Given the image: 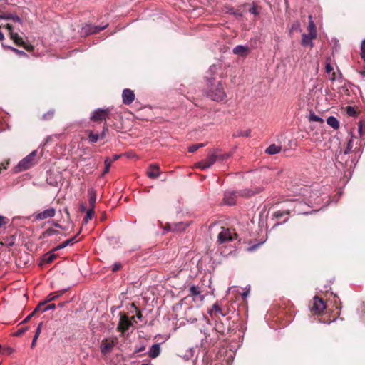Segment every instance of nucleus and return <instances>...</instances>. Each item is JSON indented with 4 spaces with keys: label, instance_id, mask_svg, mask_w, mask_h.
I'll use <instances>...</instances> for the list:
<instances>
[{
    "label": "nucleus",
    "instance_id": "obj_1",
    "mask_svg": "<svg viewBox=\"0 0 365 365\" xmlns=\"http://www.w3.org/2000/svg\"><path fill=\"white\" fill-rule=\"evenodd\" d=\"M218 68V66L216 65L211 66L206 76L207 86V94L211 99L215 101H221L226 98V93L221 81L216 78V72Z\"/></svg>",
    "mask_w": 365,
    "mask_h": 365
},
{
    "label": "nucleus",
    "instance_id": "obj_2",
    "mask_svg": "<svg viewBox=\"0 0 365 365\" xmlns=\"http://www.w3.org/2000/svg\"><path fill=\"white\" fill-rule=\"evenodd\" d=\"M37 154L38 150H34L26 157H24L14 168V172L16 173H21L34 167L37 163Z\"/></svg>",
    "mask_w": 365,
    "mask_h": 365
},
{
    "label": "nucleus",
    "instance_id": "obj_3",
    "mask_svg": "<svg viewBox=\"0 0 365 365\" xmlns=\"http://www.w3.org/2000/svg\"><path fill=\"white\" fill-rule=\"evenodd\" d=\"M292 203L294 205L292 210L287 209V210H284L282 211H280V210L276 211L273 214V216L277 219H279L284 215H289L291 213V212H294V213H297L298 215H299V214L307 215V214L311 213L310 212L305 211L302 209V207L306 205L305 203H303L302 202L298 201V200H294L292 202Z\"/></svg>",
    "mask_w": 365,
    "mask_h": 365
},
{
    "label": "nucleus",
    "instance_id": "obj_4",
    "mask_svg": "<svg viewBox=\"0 0 365 365\" xmlns=\"http://www.w3.org/2000/svg\"><path fill=\"white\" fill-rule=\"evenodd\" d=\"M255 193L256 192H254L251 190H244L240 192L232 190H227L225 192L223 201L226 205H233L235 204L237 195H242L243 197H250L255 195Z\"/></svg>",
    "mask_w": 365,
    "mask_h": 365
},
{
    "label": "nucleus",
    "instance_id": "obj_5",
    "mask_svg": "<svg viewBox=\"0 0 365 365\" xmlns=\"http://www.w3.org/2000/svg\"><path fill=\"white\" fill-rule=\"evenodd\" d=\"M110 112V108H97L94 110L91 115H90V120L91 121L94 122H99L102 121L106 119L108 115Z\"/></svg>",
    "mask_w": 365,
    "mask_h": 365
},
{
    "label": "nucleus",
    "instance_id": "obj_6",
    "mask_svg": "<svg viewBox=\"0 0 365 365\" xmlns=\"http://www.w3.org/2000/svg\"><path fill=\"white\" fill-rule=\"evenodd\" d=\"M236 238V234L228 228L222 227L221 232L218 234L217 242L220 244L231 242Z\"/></svg>",
    "mask_w": 365,
    "mask_h": 365
},
{
    "label": "nucleus",
    "instance_id": "obj_7",
    "mask_svg": "<svg viewBox=\"0 0 365 365\" xmlns=\"http://www.w3.org/2000/svg\"><path fill=\"white\" fill-rule=\"evenodd\" d=\"M108 26V24L103 26H94L92 24H86L81 29V34L84 36H88L100 32L105 29Z\"/></svg>",
    "mask_w": 365,
    "mask_h": 365
},
{
    "label": "nucleus",
    "instance_id": "obj_8",
    "mask_svg": "<svg viewBox=\"0 0 365 365\" xmlns=\"http://www.w3.org/2000/svg\"><path fill=\"white\" fill-rule=\"evenodd\" d=\"M115 341L113 339H103L102 340L100 346L101 351L103 355H106L112 351L115 346Z\"/></svg>",
    "mask_w": 365,
    "mask_h": 365
},
{
    "label": "nucleus",
    "instance_id": "obj_9",
    "mask_svg": "<svg viewBox=\"0 0 365 365\" xmlns=\"http://www.w3.org/2000/svg\"><path fill=\"white\" fill-rule=\"evenodd\" d=\"M217 160H218V156L217 154H210L205 160H202L197 163V167L202 170L210 168Z\"/></svg>",
    "mask_w": 365,
    "mask_h": 365
},
{
    "label": "nucleus",
    "instance_id": "obj_10",
    "mask_svg": "<svg viewBox=\"0 0 365 365\" xmlns=\"http://www.w3.org/2000/svg\"><path fill=\"white\" fill-rule=\"evenodd\" d=\"M56 214V209L53 207H50L46 209L42 212H39L35 214L34 217L37 220H43L47 218H51L54 217Z\"/></svg>",
    "mask_w": 365,
    "mask_h": 365
},
{
    "label": "nucleus",
    "instance_id": "obj_11",
    "mask_svg": "<svg viewBox=\"0 0 365 365\" xmlns=\"http://www.w3.org/2000/svg\"><path fill=\"white\" fill-rule=\"evenodd\" d=\"M188 226V224L185 225L183 222H178V223H168L164 228L163 235L165 234L168 231H182L185 230V229Z\"/></svg>",
    "mask_w": 365,
    "mask_h": 365
},
{
    "label": "nucleus",
    "instance_id": "obj_12",
    "mask_svg": "<svg viewBox=\"0 0 365 365\" xmlns=\"http://www.w3.org/2000/svg\"><path fill=\"white\" fill-rule=\"evenodd\" d=\"M6 28L8 29L10 37L14 41V43L19 46H24V39L18 34V33L14 31L13 26L11 24H7L6 25Z\"/></svg>",
    "mask_w": 365,
    "mask_h": 365
},
{
    "label": "nucleus",
    "instance_id": "obj_13",
    "mask_svg": "<svg viewBox=\"0 0 365 365\" xmlns=\"http://www.w3.org/2000/svg\"><path fill=\"white\" fill-rule=\"evenodd\" d=\"M132 325V322L125 314H121L119 324L118 325V329L122 332L127 331Z\"/></svg>",
    "mask_w": 365,
    "mask_h": 365
},
{
    "label": "nucleus",
    "instance_id": "obj_14",
    "mask_svg": "<svg viewBox=\"0 0 365 365\" xmlns=\"http://www.w3.org/2000/svg\"><path fill=\"white\" fill-rule=\"evenodd\" d=\"M122 100L125 105H130L135 100V93L133 91L129 88L124 89L122 93Z\"/></svg>",
    "mask_w": 365,
    "mask_h": 365
},
{
    "label": "nucleus",
    "instance_id": "obj_15",
    "mask_svg": "<svg viewBox=\"0 0 365 365\" xmlns=\"http://www.w3.org/2000/svg\"><path fill=\"white\" fill-rule=\"evenodd\" d=\"M325 308L326 305L323 299L317 296H315L313 298L312 309L314 310L317 313H321L325 309Z\"/></svg>",
    "mask_w": 365,
    "mask_h": 365
},
{
    "label": "nucleus",
    "instance_id": "obj_16",
    "mask_svg": "<svg viewBox=\"0 0 365 365\" xmlns=\"http://www.w3.org/2000/svg\"><path fill=\"white\" fill-rule=\"evenodd\" d=\"M249 51V47L244 45H238L235 46L232 50L234 54L240 57H245L248 54Z\"/></svg>",
    "mask_w": 365,
    "mask_h": 365
},
{
    "label": "nucleus",
    "instance_id": "obj_17",
    "mask_svg": "<svg viewBox=\"0 0 365 365\" xmlns=\"http://www.w3.org/2000/svg\"><path fill=\"white\" fill-rule=\"evenodd\" d=\"M147 175L149 178L156 179L160 175V168L157 164H151L149 166Z\"/></svg>",
    "mask_w": 365,
    "mask_h": 365
},
{
    "label": "nucleus",
    "instance_id": "obj_18",
    "mask_svg": "<svg viewBox=\"0 0 365 365\" xmlns=\"http://www.w3.org/2000/svg\"><path fill=\"white\" fill-rule=\"evenodd\" d=\"M12 20L14 22H18L20 24H22V19L16 14H10V13H4L0 14V20Z\"/></svg>",
    "mask_w": 365,
    "mask_h": 365
},
{
    "label": "nucleus",
    "instance_id": "obj_19",
    "mask_svg": "<svg viewBox=\"0 0 365 365\" xmlns=\"http://www.w3.org/2000/svg\"><path fill=\"white\" fill-rule=\"evenodd\" d=\"M161 352L160 344H155L149 349L148 356L152 359L157 358Z\"/></svg>",
    "mask_w": 365,
    "mask_h": 365
},
{
    "label": "nucleus",
    "instance_id": "obj_20",
    "mask_svg": "<svg viewBox=\"0 0 365 365\" xmlns=\"http://www.w3.org/2000/svg\"><path fill=\"white\" fill-rule=\"evenodd\" d=\"M316 37H312L311 34H302V45L303 46H309L311 48L314 46V43L312 42V40L315 38Z\"/></svg>",
    "mask_w": 365,
    "mask_h": 365
},
{
    "label": "nucleus",
    "instance_id": "obj_21",
    "mask_svg": "<svg viewBox=\"0 0 365 365\" xmlns=\"http://www.w3.org/2000/svg\"><path fill=\"white\" fill-rule=\"evenodd\" d=\"M15 242L16 235H13L4 237L1 242V245L6 247H12L15 245Z\"/></svg>",
    "mask_w": 365,
    "mask_h": 365
},
{
    "label": "nucleus",
    "instance_id": "obj_22",
    "mask_svg": "<svg viewBox=\"0 0 365 365\" xmlns=\"http://www.w3.org/2000/svg\"><path fill=\"white\" fill-rule=\"evenodd\" d=\"M66 291V289H63V290H59V291L55 292L53 293H51L50 294H48L47 296L46 299L44 302L46 303H48L53 300H55L56 299H57L58 297L61 296Z\"/></svg>",
    "mask_w": 365,
    "mask_h": 365
},
{
    "label": "nucleus",
    "instance_id": "obj_23",
    "mask_svg": "<svg viewBox=\"0 0 365 365\" xmlns=\"http://www.w3.org/2000/svg\"><path fill=\"white\" fill-rule=\"evenodd\" d=\"M88 197H89V205L91 208L94 209L96 201V191L91 188L88 191Z\"/></svg>",
    "mask_w": 365,
    "mask_h": 365
},
{
    "label": "nucleus",
    "instance_id": "obj_24",
    "mask_svg": "<svg viewBox=\"0 0 365 365\" xmlns=\"http://www.w3.org/2000/svg\"><path fill=\"white\" fill-rule=\"evenodd\" d=\"M327 123L334 129L336 130L339 128V122L334 116H329L327 119Z\"/></svg>",
    "mask_w": 365,
    "mask_h": 365
},
{
    "label": "nucleus",
    "instance_id": "obj_25",
    "mask_svg": "<svg viewBox=\"0 0 365 365\" xmlns=\"http://www.w3.org/2000/svg\"><path fill=\"white\" fill-rule=\"evenodd\" d=\"M81 231H79L78 232V234L74 236L72 238H70L67 240H66L65 242H63V243L60 244L59 245H58L55 249L54 250H61V249H63V248H65L66 246L68 245H73L76 237L78 236V235L80 233Z\"/></svg>",
    "mask_w": 365,
    "mask_h": 365
},
{
    "label": "nucleus",
    "instance_id": "obj_26",
    "mask_svg": "<svg viewBox=\"0 0 365 365\" xmlns=\"http://www.w3.org/2000/svg\"><path fill=\"white\" fill-rule=\"evenodd\" d=\"M281 150V147L279 145H276L275 144H272L269 145L265 150V153L269 155H274L279 153Z\"/></svg>",
    "mask_w": 365,
    "mask_h": 365
},
{
    "label": "nucleus",
    "instance_id": "obj_27",
    "mask_svg": "<svg viewBox=\"0 0 365 365\" xmlns=\"http://www.w3.org/2000/svg\"><path fill=\"white\" fill-rule=\"evenodd\" d=\"M309 25H308V29L309 31V34H311L312 36V37H317L316 27H315V24L312 20V15L309 16Z\"/></svg>",
    "mask_w": 365,
    "mask_h": 365
},
{
    "label": "nucleus",
    "instance_id": "obj_28",
    "mask_svg": "<svg viewBox=\"0 0 365 365\" xmlns=\"http://www.w3.org/2000/svg\"><path fill=\"white\" fill-rule=\"evenodd\" d=\"M210 315H213L215 313H219L222 316H225V314L222 312V309L217 304L212 305V309L209 311Z\"/></svg>",
    "mask_w": 365,
    "mask_h": 365
},
{
    "label": "nucleus",
    "instance_id": "obj_29",
    "mask_svg": "<svg viewBox=\"0 0 365 365\" xmlns=\"http://www.w3.org/2000/svg\"><path fill=\"white\" fill-rule=\"evenodd\" d=\"M56 258V255L53 252H48L43 256V260L46 263L52 262Z\"/></svg>",
    "mask_w": 365,
    "mask_h": 365
},
{
    "label": "nucleus",
    "instance_id": "obj_30",
    "mask_svg": "<svg viewBox=\"0 0 365 365\" xmlns=\"http://www.w3.org/2000/svg\"><path fill=\"white\" fill-rule=\"evenodd\" d=\"M190 292L191 295H192L194 297H197V296L200 295L201 290H200V288L199 286L192 285L190 287Z\"/></svg>",
    "mask_w": 365,
    "mask_h": 365
},
{
    "label": "nucleus",
    "instance_id": "obj_31",
    "mask_svg": "<svg viewBox=\"0 0 365 365\" xmlns=\"http://www.w3.org/2000/svg\"><path fill=\"white\" fill-rule=\"evenodd\" d=\"M94 214L93 209L90 208L87 210L86 215L83 219V224L86 225L90 220L92 219Z\"/></svg>",
    "mask_w": 365,
    "mask_h": 365
},
{
    "label": "nucleus",
    "instance_id": "obj_32",
    "mask_svg": "<svg viewBox=\"0 0 365 365\" xmlns=\"http://www.w3.org/2000/svg\"><path fill=\"white\" fill-rule=\"evenodd\" d=\"M204 146H205V144H204V143L194 144V145H190V146L188 148V151H189L190 153H194V152H195L197 150H198L199 148H203Z\"/></svg>",
    "mask_w": 365,
    "mask_h": 365
},
{
    "label": "nucleus",
    "instance_id": "obj_33",
    "mask_svg": "<svg viewBox=\"0 0 365 365\" xmlns=\"http://www.w3.org/2000/svg\"><path fill=\"white\" fill-rule=\"evenodd\" d=\"M112 163H113V160L111 159H110L109 158H107L105 160V161H104L105 169L103 170V174H106V173H107L109 171L110 168Z\"/></svg>",
    "mask_w": 365,
    "mask_h": 365
},
{
    "label": "nucleus",
    "instance_id": "obj_34",
    "mask_svg": "<svg viewBox=\"0 0 365 365\" xmlns=\"http://www.w3.org/2000/svg\"><path fill=\"white\" fill-rule=\"evenodd\" d=\"M309 121L323 123V119L321 117L315 115L314 113L309 114Z\"/></svg>",
    "mask_w": 365,
    "mask_h": 365
},
{
    "label": "nucleus",
    "instance_id": "obj_35",
    "mask_svg": "<svg viewBox=\"0 0 365 365\" xmlns=\"http://www.w3.org/2000/svg\"><path fill=\"white\" fill-rule=\"evenodd\" d=\"M100 135H98V134H95L93 133V132H91L89 135H88V139H89V141L91 143H96L98 139L100 138Z\"/></svg>",
    "mask_w": 365,
    "mask_h": 365
},
{
    "label": "nucleus",
    "instance_id": "obj_36",
    "mask_svg": "<svg viewBox=\"0 0 365 365\" xmlns=\"http://www.w3.org/2000/svg\"><path fill=\"white\" fill-rule=\"evenodd\" d=\"M58 232L57 230L53 229V228H48L43 232V236H52L53 235H56Z\"/></svg>",
    "mask_w": 365,
    "mask_h": 365
},
{
    "label": "nucleus",
    "instance_id": "obj_37",
    "mask_svg": "<svg viewBox=\"0 0 365 365\" xmlns=\"http://www.w3.org/2000/svg\"><path fill=\"white\" fill-rule=\"evenodd\" d=\"M9 222V220L7 217L0 215V228L1 227H3L4 225H6V224H8Z\"/></svg>",
    "mask_w": 365,
    "mask_h": 365
},
{
    "label": "nucleus",
    "instance_id": "obj_38",
    "mask_svg": "<svg viewBox=\"0 0 365 365\" xmlns=\"http://www.w3.org/2000/svg\"><path fill=\"white\" fill-rule=\"evenodd\" d=\"M352 147H353V145H352V140H350L348 143H347V146H346V150H344V155H346L348 153H349L352 149Z\"/></svg>",
    "mask_w": 365,
    "mask_h": 365
},
{
    "label": "nucleus",
    "instance_id": "obj_39",
    "mask_svg": "<svg viewBox=\"0 0 365 365\" xmlns=\"http://www.w3.org/2000/svg\"><path fill=\"white\" fill-rule=\"evenodd\" d=\"M53 114H54V111L53 110H49L48 113L43 114V118L44 120L51 119L53 116Z\"/></svg>",
    "mask_w": 365,
    "mask_h": 365
},
{
    "label": "nucleus",
    "instance_id": "obj_40",
    "mask_svg": "<svg viewBox=\"0 0 365 365\" xmlns=\"http://www.w3.org/2000/svg\"><path fill=\"white\" fill-rule=\"evenodd\" d=\"M56 308L55 304H50L46 307H43V308L41 310V312H45L46 311L54 309Z\"/></svg>",
    "mask_w": 365,
    "mask_h": 365
},
{
    "label": "nucleus",
    "instance_id": "obj_41",
    "mask_svg": "<svg viewBox=\"0 0 365 365\" xmlns=\"http://www.w3.org/2000/svg\"><path fill=\"white\" fill-rule=\"evenodd\" d=\"M46 303L45 302H40L37 307L34 309V310L32 312H34V314L42 310V307H43Z\"/></svg>",
    "mask_w": 365,
    "mask_h": 365
},
{
    "label": "nucleus",
    "instance_id": "obj_42",
    "mask_svg": "<svg viewBox=\"0 0 365 365\" xmlns=\"http://www.w3.org/2000/svg\"><path fill=\"white\" fill-rule=\"evenodd\" d=\"M122 267L121 263L120 262H115L112 265V270L113 272H117Z\"/></svg>",
    "mask_w": 365,
    "mask_h": 365
},
{
    "label": "nucleus",
    "instance_id": "obj_43",
    "mask_svg": "<svg viewBox=\"0 0 365 365\" xmlns=\"http://www.w3.org/2000/svg\"><path fill=\"white\" fill-rule=\"evenodd\" d=\"M346 113L350 116H354L356 113L354 108L351 106L347 107Z\"/></svg>",
    "mask_w": 365,
    "mask_h": 365
},
{
    "label": "nucleus",
    "instance_id": "obj_44",
    "mask_svg": "<svg viewBox=\"0 0 365 365\" xmlns=\"http://www.w3.org/2000/svg\"><path fill=\"white\" fill-rule=\"evenodd\" d=\"M250 287L248 286L245 288V290L241 294L243 299H246L248 297V295L250 294Z\"/></svg>",
    "mask_w": 365,
    "mask_h": 365
},
{
    "label": "nucleus",
    "instance_id": "obj_45",
    "mask_svg": "<svg viewBox=\"0 0 365 365\" xmlns=\"http://www.w3.org/2000/svg\"><path fill=\"white\" fill-rule=\"evenodd\" d=\"M13 51H14L16 54L19 55V56H27L26 53L23 51H20L17 48H13V47H9Z\"/></svg>",
    "mask_w": 365,
    "mask_h": 365
},
{
    "label": "nucleus",
    "instance_id": "obj_46",
    "mask_svg": "<svg viewBox=\"0 0 365 365\" xmlns=\"http://www.w3.org/2000/svg\"><path fill=\"white\" fill-rule=\"evenodd\" d=\"M300 28V24L298 21L294 23L291 27V32L294 31H297L298 29H299Z\"/></svg>",
    "mask_w": 365,
    "mask_h": 365
},
{
    "label": "nucleus",
    "instance_id": "obj_47",
    "mask_svg": "<svg viewBox=\"0 0 365 365\" xmlns=\"http://www.w3.org/2000/svg\"><path fill=\"white\" fill-rule=\"evenodd\" d=\"M42 325H43V323H42V322H41V323L38 325V327H37V328H36V332H35L34 336H37L38 337L39 336V335H40V334H41V332Z\"/></svg>",
    "mask_w": 365,
    "mask_h": 365
},
{
    "label": "nucleus",
    "instance_id": "obj_48",
    "mask_svg": "<svg viewBox=\"0 0 365 365\" xmlns=\"http://www.w3.org/2000/svg\"><path fill=\"white\" fill-rule=\"evenodd\" d=\"M230 154L229 153H226V154H222V155H217L218 156V160H224L225 159H227L230 157Z\"/></svg>",
    "mask_w": 365,
    "mask_h": 365
},
{
    "label": "nucleus",
    "instance_id": "obj_49",
    "mask_svg": "<svg viewBox=\"0 0 365 365\" xmlns=\"http://www.w3.org/2000/svg\"><path fill=\"white\" fill-rule=\"evenodd\" d=\"M27 330H28L27 327L25 328L20 329L17 330V331L15 334V336H21L22 334H24Z\"/></svg>",
    "mask_w": 365,
    "mask_h": 365
},
{
    "label": "nucleus",
    "instance_id": "obj_50",
    "mask_svg": "<svg viewBox=\"0 0 365 365\" xmlns=\"http://www.w3.org/2000/svg\"><path fill=\"white\" fill-rule=\"evenodd\" d=\"M34 315V312H31L21 322V324L28 322Z\"/></svg>",
    "mask_w": 365,
    "mask_h": 365
},
{
    "label": "nucleus",
    "instance_id": "obj_51",
    "mask_svg": "<svg viewBox=\"0 0 365 365\" xmlns=\"http://www.w3.org/2000/svg\"><path fill=\"white\" fill-rule=\"evenodd\" d=\"M333 70V67L331 66L330 63H327L325 66V71L327 73H330Z\"/></svg>",
    "mask_w": 365,
    "mask_h": 365
},
{
    "label": "nucleus",
    "instance_id": "obj_52",
    "mask_svg": "<svg viewBox=\"0 0 365 365\" xmlns=\"http://www.w3.org/2000/svg\"><path fill=\"white\" fill-rule=\"evenodd\" d=\"M250 133H251V131L250 130H246V131H244V132H241L239 134V135L249 137L250 135Z\"/></svg>",
    "mask_w": 365,
    "mask_h": 365
},
{
    "label": "nucleus",
    "instance_id": "obj_53",
    "mask_svg": "<svg viewBox=\"0 0 365 365\" xmlns=\"http://www.w3.org/2000/svg\"><path fill=\"white\" fill-rule=\"evenodd\" d=\"M317 195L316 193H313V195H311L309 197V199H308V201L309 203H313L314 201L315 200V196Z\"/></svg>",
    "mask_w": 365,
    "mask_h": 365
},
{
    "label": "nucleus",
    "instance_id": "obj_54",
    "mask_svg": "<svg viewBox=\"0 0 365 365\" xmlns=\"http://www.w3.org/2000/svg\"><path fill=\"white\" fill-rule=\"evenodd\" d=\"M38 338V337L37 336H34L32 342H31V348H34L36 346V343L37 341Z\"/></svg>",
    "mask_w": 365,
    "mask_h": 365
},
{
    "label": "nucleus",
    "instance_id": "obj_55",
    "mask_svg": "<svg viewBox=\"0 0 365 365\" xmlns=\"http://www.w3.org/2000/svg\"><path fill=\"white\" fill-rule=\"evenodd\" d=\"M108 132V128L107 127H104L103 129V131L101 133L100 135L101 138H103L106 135V133Z\"/></svg>",
    "mask_w": 365,
    "mask_h": 365
},
{
    "label": "nucleus",
    "instance_id": "obj_56",
    "mask_svg": "<svg viewBox=\"0 0 365 365\" xmlns=\"http://www.w3.org/2000/svg\"><path fill=\"white\" fill-rule=\"evenodd\" d=\"M9 160H7L5 164L4 163H1L0 164V172L1 171V170L3 168L4 169H6L7 165H9Z\"/></svg>",
    "mask_w": 365,
    "mask_h": 365
},
{
    "label": "nucleus",
    "instance_id": "obj_57",
    "mask_svg": "<svg viewBox=\"0 0 365 365\" xmlns=\"http://www.w3.org/2000/svg\"><path fill=\"white\" fill-rule=\"evenodd\" d=\"M263 243H264V242H262L259 244L252 245L249 247V250L253 251V250H256L259 247V245L263 244Z\"/></svg>",
    "mask_w": 365,
    "mask_h": 365
},
{
    "label": "nucleus",
    "instance_id": "obj_58",
    "mask_svg": "<svg viewBox=\"0 0 365 365\" xmlns=\"http://www.w3.org/2000/svg\"><path fill=\"white\" fill-rule=\"evenodd\" d=\"M361 51L365 52V38L362 41L361 44Z\"/></svg>",
    "mask_w": 365,
    "mask_h": 365
},
{
    "label": "nucleus",
    "instance_id": "obj_59",
    "mask_svg": "<svg viewBox=\"0 0 365 365\" xmlns=\"http://www.w3.org/2000/svg\"><path fill=\"white\" fill-rule=\"evenodd\" d=\"M359 74H360L361 78L365 81V71H360Z\"/></svg>",
    "mask_w": 365,
    "mask_h": 365
},
{
    "label": "nucleus",
    "instance_id": "obj_60",
    "mask_svg": "<svg viewBox=\"0 0 365 365\" xmlns=\"http://www.w3.org/2000/svg\"><path fill=\"white\" fill-rule=\"evenodd\" d=\"M329 78H330V80H331L333 81H335L336 78L335 73H333Z\"/></svg>",
    "mask_w": 365,
    "mask_h": 365
},
{
    "label": "nucleus",
    "instance_id": "obj_61",
    "mask_svg": "<svg viewBox=\"0 0 365 365\" xmlns=\"http://www.w3.org/2000/svg\"><path fill=\"white\" fill-rule=\"evenodd\" d=\"M362 129H363L362 124H361V123H360L359 124V128H358V130H359V133H362Z\"/></svg>",
    "mask_w": 365,
    "mask_h": 365
},
{
    "label": "nucleus",
    "instance_id": "obj_62",
    "mask_svg": "<svg viewBox=\"0 0 365 365\" xmlns=\"http://www.w3.org/2000/svg\"><path fill=\"white\" fill-rule=\"evenodd\" d=\"M361 57L363 59V61L365 62V52L361 51Z\"/></svg>",
    "mask_w": 365,
    "mask_h": 365
},
{
    "label": "nucleus",
    "instance_id": "obj_63",
    "mask_svg": "<svg viewBox=\"0 0 365 365\" xmlns=\"http://www.w3.org/2000/svg\"><path fill=\"white\" fill-rule=\"evenodd\" d=\"M136 317L139 319H141L142 318V314L140 313V312H138V313L136 314Z\"/></svg>",
    "mask_w": 365,
    "mask_h": 365
},
{
    "label": "nucleus",
    "instance_id": "obj_64",
    "mask_svg": "<svg viewBox=\"0 0 365 365\" xmlns=\"http://www.w3.org/2000/svg\"><path fill=\"white\" fill-rule=\"evenodd\" d=\"M4 38V34L0 31V41H2Z\"/></svg>",
    "mask_w": 365,
    "mask_h": 365
}]
</instances>
